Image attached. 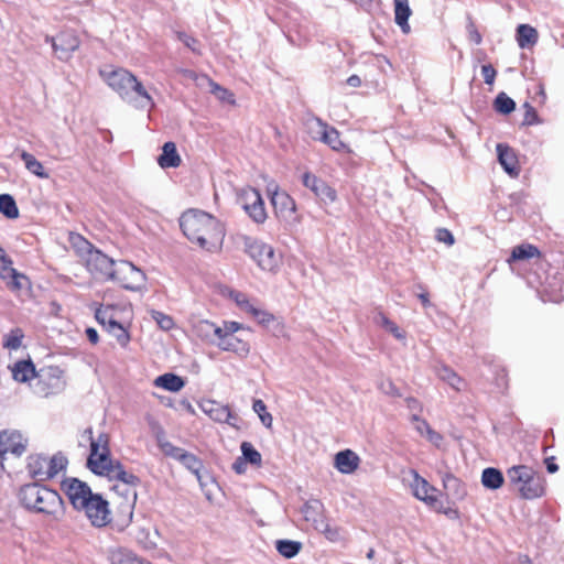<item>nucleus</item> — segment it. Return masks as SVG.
<instances>
[{
  "label": "nucleus",
  "instance_id": "obj_16",
  "mask_svg": "<svg viewBox=\"0 0 564 564\" xmlns=\"http://www.w3.org/2000/svg\"><path fill=\"white\" fill-rule=\"evenodd\" d=\"M94 474L105 476L109 478L110 480H117L119 481L118 485H131V486H138L140 484L139 477L133 475L132 473L127 471L122 464L119 460H112L110 464H107L106 466L101 467Z\"/></svg>",
  "mask_w": 564,
  "mask_h": 564
},
{
  "label": "nucleus",
  "instance_id": "obj_23",
  "mask_svg": "<svg viewBox=\"0 0 564 564\" xmlns=\"http://www.w3.org/2000/svg\"><path fill=\"white\" fill-rule=\"evenodd\" d=\"M360 458L351 449L340 451L335 455V467L341 474H352L359 467Z\"/></svg>",
  "mask_w": 564,
  "mask_h": 564
},
{
  "label": "nucleus",
  "instance_id": "obj_6",
  "mask_svg": "<svg viewBox=\"0 0 564 564\" xmlns=\"http://www.w3.org/2000/svg\"><path fill=\"white\" fill-rule=\"evenodd\" d=\"M82 241L80 250L85 253V263L87 270L98 280L111 281L118 261L109 258L100 250L93 247L90 242L79 237Z\"/></svg>",
  "mask_w": 564,
  "mask_h": 564
},
{
  "label": "nucleus",
  "instance_id": "obj_36",
  "mask_svg": "<svg viewBox=\"0 0 564 564\" xmlns=\"http://www.w3.org/2000/svg\"><path fill=\"white\" fill-rule=\"evenodd\" d=\"M112 489L126 500L123 508L128 512L129 519L132 518V508L137 500L135 486L115 485Z\"/></svg>",
  "mask_w": 564,
  "mask_h": 564
},
{
  "label": "nucleus",
  "instance_id": "obj_62",
  "mask_svg": "<svg viewBox=\"0 0 564 564\" xmlns=\"http://www.w3.org/2000/svg\"><path fill=\"white\" fill-rule=\"evenodd\" d=\"M436 239L446 243L447 246H452L455 241L453 234L446 228H441L437 230Z\"/></svg>",
  "mask_w": 564,
  "mask_h": 564
},
{
  "label": "nucleus",
  "instance_id": "obj_32",
  "mask_svg": "<svg viewBox=\"0 0 564 564\" xmlns=\"http://www.w3.org/2000/svg\"><path fill=\"white\" fill-rule=\"evenodd\" d=\"M20 158L24 162L25 169L40 178H48L50 174L45 171L43 164L35 156L24 150L20 152Z\"/></svg>",
  "mask_w": 564,
  "mask_h": 564
},
{
  "label": "nucleus",
  "instance_id": "obj_59",
  "mask_svg": "<svg viewBox=\"0 0 564 564\" xmlns=\"http://www.w3.org/2000/svg\"><path fill=\"white\" fill-rule=\"evenodd\" d=\"M213 91L217 96V98L220 99L221 101H227L229 104L235 102L234 94L230 93L229 90L220 87L219 85L215 84Z\"/></svg>",
  "mask_w": 564,
  "mask_h": 564
},
{
  "label": "nucleus",
  "instance_id": "obj_34",
  "mask_svg": "<svg viewBox=\"0 0 564 564\" xmlns=\"http://www.w3.org/2000/svg\"><path fill=\"white\" fill-rule=\"evenodd\" d=\"M154 384L167 391L177 392L185 386V381L177 375L164 373L154 380Z\"/></svg>",
  "mask_w": 564,
  "mask_h": 564
},
{
  "label": "nucleus",
  "instance_id": "obj_5",
  "mask_svg": "<svg viewBox=\"0 0 564 564\" xmlns=\"http://www.w3.org/2000/svg\"><path fill=\"white\" fill-rule=\"evenodd\" d=\"M241 239L245 252L257 262L261 270L273 274L279 271L282 257L275 252L272 246L249 236H242Z\"/></svg>",
  "mask_w": 564,
  "mask_h": 564
},
{
  "label": "nucleus",
  "instance_id": "obj_56",
  "mask_svg": "<svg viewBox=\"0 0 564 564\" xmlns=\"http://www.w3.org/2000/svg\"><path fill=\"white\" fill-rule=\"evenodd\" d=\"M523 108L525 109L524 118L522 121V126H533L540 123L539 116L534 107L531 106L530 102H524Z\"/></svg>",
  "mask_w": 564,
  "mask_h": 564
},
{
  "label": "nucleus",
  "instance_id": "obj_8",
  "mask_svg": "<svg viewBox=\"0 0 564 564\" xmlns=\"http://www.w3.org/2000/svg\"><path fill=\"white\" fill-rule=\"evenodd\" d=\"M111 281L118 282L122 288L138 291L144 286L145 274L131 262L118 261Z\"/></svg>",
  "mask_w": 564,
  "mask_h": 564
},
{
  "label": "nucleus",
  "instance_id": "obj_22",
  "mask_svg": "<svg viewBox=\"0 0 564 564\" xmlns=\"http://www.w3.org/2000/svg\"><path fill=\"white\" fill-rule=\"evenodd\" d=\"M324 511V505L318 499H310L301 508L305 521L311 522L314 529L326 519Z\"/></svg>",
  "mask_w": 564,
  "mask_h": 564
},
{
  "label": "nucleus",
  "instance_id": "obj_10",
  "mask_svg": "<svg viewBox=\"0 0 564 564\" xmlns=\"http://www.w3.org/2000/svg\"><path fill=\"white\" fill-rule=\"evenodd\" d=\"M80 511L85 512L91 525L96 528L106 527L111 520L108 501L98 494H95Z\"/></svg>",
  "mask_w": 564,
  "mask_h": 564
},
{
  "label": "nucleus",
  "instance_id": "obj_31",
  "mask_svg": "<svg viewBox=\"0 0 564 564\" xmlns=\"http://www.w3.org/2000/svg\"><path fill=\"white\" fill-rule=\"evenodd\" d=\"M411 15L409 0H394V21L404 33L410 31L408 20Z\"/></svg>",
  "mask_w": 564,
  "mask_h": 564
},
{
  "label": "nucleus",
  "instance_id": "obj_11",
  "mask_svg": "<svg viewBox=\"0 0 564 564\" xmlns=\"http://www.w3.org/2000/svg\"><path fill=\"white\" fill-rule=\"evenodd\" d=\"M45 41L52 44L56 57L61 61H68L80 45L77 35L70 31L61 32L54 37L47 35Z\"/></svg>",
  "mask_w": 564,
  "mask_h": 564
},
{
  "label": "nucleus",
  "instance_id": "obj_64",
  "mask_svg": "<svg viewBox=\"0 0 564 564\" xmlns=\"http://www.w3.org/2000/svg\"><path fill=\"white\" fill-rule=\"evenodd\" d=\"M405 403H406L408 409L411 412L417 413L420 415V413L422 411V405L419 402V400H416L415 398L409 397L405 399Z\"/></svg>",
  "mask_w": 564,
  "mask_h": 564
},
{
  "label": "nucleus",
  "instance_id": "obj_12",
  "mask_svg": "<svg viewBox=\"0 0 564 564\" xmlns=\"http://www.w3.org/2000/svg\"><path fill=\"white\" fill-rule=\"evenodd\" d=\"M408 481L416 499L424 501L432 508H436L438 499L436 497L437 489L435 487L430 485L429 481L421 477L414 469L409 470Z\"/></svg>",
  "mask_w": 564,
  "mask_h": 564
},
{
  "label": "nucleus",
  "instance_id": "obj_39",
  "mask_svg": "<svg viewBox=\"0 0 564 564\" xmlns=\"http://www.w3.org/2000/svg\"><path fill=\"white\" fill-rule=\"evenodd\" d=\"M540 251L539 249L530 243H523L520 246H517L512 249L511 257L509 258V262L512 261H520V260H529L534 257H539Z\"/></svg>",
  "mask_w": 564,
  "mask_h": 564
},
{
  "label": "nucleus",
  "instance_id": "obj_53",
  "mask_svg": "<svg viewBox=\"0 0 564 564\" xmlns=\"http://www.w3.org/2000/svg\"><path fill=\"white\" fill-rule=\"evenodd\" d=\"M176 37L181 41L186 47H188L193 53L200 54L199 42L197 39L186 34L185 32L177 31Z\"/></svg>",
  "mask_w": 564,
  "mask_h": 564
},
{
  "label": "nucleus",
  "instance_id": "obj_9",
  "mask_svg": "<svg viewBox=\"0 0 564 564\" xmlns=\"http://www.w3.org/2000/svg\"><path fill=\"white\" fill-rule=\"evenodd\" d=\"M238 203L256 224L265 221L267 212L259 191L252 187L242 188L238 195Z\"/></svg>",
  "mask_w": 564,
  "mask_h": 564
},
{
  "label": "nucleus",
  "instance_id": "obj_49",
  "mask_svg": "<svg viewBox=\"0 0 564 564\" xmlns=\"http://www.w3.org/2000/svg\"><path fill=\"white\" fill-rule=\"evenodd\" d=\"M315 530L324 534V536L330 542H338L340 540L339 529L332 527L327 519H325L323 522H319Z\"/></svg>",
  "mask_w": 564,
  "mask_h": 564
},
{
  "label": "nucleus",
  "instance_id": "obj_50",
  "mask_svg": "<svg viewBox=\"0 0 564 564\" xmlns=\"http://www.w3.org/2000/svg\"><path fill=\"white\" fill-rule=\"evenodd\" d=\"M252 409L259 415L261 423L265 427L272 426V421H273L272 415L269 412H267V405L264 404V402L262 400H260V399L254 400Z\"/></svg>",
  "mask_w": 564,
  "mask_h": 564
},
{
  "label": "nucleus",
  "instance_id": "obj_33",
  "mask_svg": "<svg viewBox=\"0 0 564 564\" xmlns=\"http://www.w3.org/2000/svg\"><path fill=\"white\" fill-rule=\"evenodd\" d=\"M95 317L105 329L118 323L117 308L113 305H100L95 311Z\"/></svg>",
  "mask_w": 564,
  "mask_h": 564
},
{
  "label": "nucleus",
  "instance_id": "obj_15",
  "mask_svg": "<svg viewBox=\"0 0 564 564\" xmlns=\"http://www.w3.org/2000/svg\"><path fill=\"white\" fill-rule=\"evenodd\" d=\"M28 447V438L19 431L4 430L0 432V452L4 455L10 453L20 457L25 453Z\"/></svg>",
  "mask_w": 564,
  "mask_h": 564
},
{
  "label": "nucleus",
  "instance_id": "obj_43",
  "mask_svg": "<svg viewBox=\"0 0 564 564\" xmlns=\"http://www.w3.org/2000/svg\"><path fill=\"white\" fill-rule=\"evenodd\" d=\"M496 111L509 115L516 109V102L506 93H499L494 101Z\"/></svg>",
  "mask_w": 564,
  "mask_h": 564
},
{
  "label": "nucleus",
  "instance_id": "obj_7",
  "mask_svg": "<svg viewBox=\"0 0 564 564\" xmlns=\"http://www.w3.org/2000/svg\"><path fill=\"white\" fill-rule=\"evenodd\" d=\"M85 434L90 440V454L87 459V466L95 473L113 460L109 455V436L106 433H101L94 440L91 429H87Z\"/></svg>",
  "mask_w": 564,
  "mask_h": 564
},
{
  "label": "nucleus",
  "instance_id": "obj_44",
  "mask_svg": "<svg viewBox=\"0 0 564 564\" xmlns=\"http://www.w3.org/2000/svg\"><path fill=\"white\" fill-rule=\"evenodd\" d=\"M180 463L193 473L197 479H200L199 471L203 468V462L196 455L186 451Z\"/></svg>",
  "mask_w": 564,
  "mask_h": 564
},
{
  "label": "nucleus",
  "instance_id": "obj_21",
  "mask_svg": "<svg viewBox=\"0 0 564 564\" xmlns=\"http://www.w3.org/2000/svg\"><path fill=\"white\" fill-rule=\"evenodd\" d=\"M215 345L221 350L232 351L239 356H247L250 350L248 343L228 334H219Z\"/></svg>",
  "mask_w": 564,
  "mask_h": 564
},
{
  "label": "nucleus",
  "instance_id": "obj_61",
  "mask_svg": "<svg viewBox=\"0 0 564 564\" xmlns=\"http://www.w3.org/2000/svg\"><path fill=\"white\" fill-rule=\"evenodd\" d=\"M481 74L484 76V79H485L486 84H488V85L494 84L496 75H497V72H496V69L494 68L492 65H490V64L482 65L481 66Z\"/></svg>",
  "mask_w": 564,
  "mask_h": 564
},
{
  "label": "nucleus",
  "instance_id": "obj_4",
  "mask_svg": "<svg viewBox=\"0 0 564 564\" xmlns=\"http://www.w3.org/2000/svg\"><path fill=\"white\" fill-rule=\"evenodd\" d=\"M509 485L519 491L524 499L539 498L544 494V480L531 467L512 466L507 470Z\"/></svg>",
  "mask_w": 564,
  "mask_h": 564
},
{
  "label": "nucleus",
  "instance_id": "obj_35",
  "mask_svg": "<svg viewBox=\"0 0 564 564\" xmlns=\"http://www.w3.org/2000/svg\"><path fill=\"white\" fill-rule=\"evenodd\" d=\"M503 475L502 473L494 467H488L482 470L481 474V484L484 487L496 490L503 485Z\"/></svg>",
  "mask_w": 564,
  "mask_h": 564
},
{
  "label": "nucleus",
  "instance_id": "obj_29",
  "mask_svg": "<svg viewBox=\"0 0 564 564\" xmlns=\"http://www.w3.org/2000/svg\"><path fill=\"white\" fill-rule=\"evenodd\" d=\"M158 162L163 169L180 166L181 158L177 153L174 142L170 141L164 143L162 148V154L159 156Z\"/></svg>",
  "mask_w": 564,
  "mask_h": 564
},
{
  "label": "nucleus",
  "instance_id": "obj_19",
  "mask_svg": "<svg viewBox=\"0 0 564 564\" xmlns=\"http://www.w3.org/2000/svg\"><path fill=\"white\" fill-rule=\"evenodd\" d=\"M0 278L6 281L7 286L11 291H20L28 286L29 279L19 273L14 268H12V260L8 261L7 264H2L0 270Z\"/></svg>",
  "mask_w": 564,
  "mask_h": 564
},
{
  "label": "nucleus",
  "instance_id": "obj_27",
  "mask_svg": "<svg viewBox=\"0 0 564 564\" xmlns=\"http://www.w3.org/2000/svg\"><path fill=\"white\" fill-rule=\"evenodd\" d=\"M443 487L448 496L454 498L455 500H463L467 490L465 485L452 474H446L443 476Z\"/></svg>",
  "mask_w": 564,
  "mask_h": 564
},
{
  "label": "nucleus",
  "instance_id": "obj_13",
  "mask_svg": "<svg viewBox=\"0 0 564 564\" xmlns=\"http://www.w3.org/2000/svg\"><path fill=\"white\" fill-rule=\"evenodd\" d=\"M62 487L65 490L73 507L79 511L95 495L91 492L90 487L86 482L80 481L77 478L65 479L62 484Z\"/></svg>",
  "mask_w": 564,
  "mask_h": 564
},
{
  "label": "nucleus",
  "instance_id": "obj_24",
  "mask_svg": "<svg viewBox=\"0 0 564 564\" xmlns=\"http://www.w3.org/2000/svg\"><path fill=\"white\" fill-rule=\"evenodd\" d=\"M107 557L111 564H151L123 547L109 549Z\"/></svg>",
  "mask_w": 564,
  "mask_h": 564
},
{
  "label": "nucleus",
  "instance_id": "obj_14",
  "mask_svg": "<svg viewBox=\"0 0 564 564\" xmlns=\"http://www.w3.org/2000/svg\"><path fill=\"white\" fill-rule=\"evenodd\" d=\"M271 203L279 218L288 223L296 220L295 202L286 192L275 188L271 192Z\"/></svg>",
  "mask_w": 564,
  "mask_h": 564
},
{
  "label": "nucleus",
  "instance_id": "obj_55",
  "mask_svg": "<svg viewBox=\"0 0 564 564\" xmlns=\"http://www.w3.org/2000/svg\"><path fill=\"white\" fill-rule=\"evenodd\" d=\"M378 388L381 392L390 397H401L400 390L395 387L391 379H381L378 383Z\"/></svg>",
  "mask_w": 564,
  "mask_h": 564
},
{
  "label": "nucleus",
  "instance_id": "obj_51",
  "mask_svg": "<svg viewBox=\"0 0 564 564\" xmlns=\"http://www.w3.org/2000/svg\"><path fill=\"white\" fill-rule=\"evenodd\" d=\"M159 446L161 448V451L163 452L164 455L169 456V457H172L176 460H181V458L183 457L184 453L186 452L185 449L181 448V447H177V446H174L172 443H170L169 441H159Z\"/></svg>",
  "mask_w": 564,
  "mask_h": 564
},
{
  "label": "nucleus",
  "instance_id": "obj_47",
  "mask_svg": "<svg viewBox=\"0 0 564 564\" xmlns=\"http://www.w3.org/2000/svg\"><path fill=\"white\" fill-rule=\"evenodd\" d=\"M106 330L117 339L121 347L128 346L130 341V335L121 323L118 322L115 325L108 327Z\"/></svg>",
  "mask_w": 564,
  "mask_h": 564
},
{
  "label": "nucleus",
  "instance_id": "obj_25",
  "mask_svg": "<svg viewBox=\"0 0 564 564\" xmlns=\"http://www.w3.org/2000/svg\"><path fill=\"white\" fill-rule=\"evenodd\" d=\"M193 330L197 337L214 345L218 335L221 334L220 326L206 319L197 321L193 325Z\"/></svg>",
  "mask_w": 564,
  "mask_h": 564
},
{
  "label": "nucleus",
  "instance_id": "obj_1",
  "mask_svg": "<svg viewBox=\"0 0 564 564\" xmlns=\"http://www.w3.org/2000/svg\"><path fill=\"white\" fill-rule=\"evenodd\" d=\"M180 227L188 240L207 251L217 250L223 245L225 228L208 213L189 209L181 216Z\"/></svg>",
  "mask_w": 564,
  "mask_h": 564
},
{
  "label": "nucleus",
  "instance_id": "obj_54",
  "mask_svg": "<svg viewBox=\"0 0 564 564\" xmlns=\"http://www.w3.org/2000/svg\"><path fill=\"white\" fill-rule=\"evenodd\" d=\"M239 306L247 313L251 314L253 317L258 318L260 322L268 321L265 317L268 316L263 311L254 307L247 297L242 299V302H239Z\"/></svg>",
  "mask_w": 564,
  "mask_h": 564
},
{
  "label": "nucleus",
  "instance_id": "obj_2",
  "mask_svg": "<svg viewBox=\"0 0 564 564\" xmlns=\"http://www.w3.org/2000/svg\"><path fill=\"white\" fill-rule=\"evenodd\" d=\"M19 500L21 505L33 512L42 513L58 520L64 511V502L57 491L36 482L20 488Z\"/></svg>",
  "mask_w": 564,
  "mask_h": 564
},
{
  "label": "nucleus",
  "instance_id": "obj_41",
  "mask_svg": "<svg viewBox=\"0 0 564 564\" xmlns=\"http://www.w3.org/2000/svg\"><path fill=\"white\" fill-rule=\"evenodd\" d=\"M0 213L7 218L14 219L19 216V209L14 198L9 194L0 195Z\"/></svg>",
  "mask_w": 564,
  "mask_h": 564
},
{
  "label": "nucleus",
  "instance_id": "obj_52",
  "mask_svg": "<svg viewBox=\"0 0 564 564\" xmlns=\"http://www.w3.org/2000/svg\"><path fill=\"white\" fill-rule=\"evenodd\" d=\"M151 316L163 330H170L174 327V321L170 315L153 310Z\"/></svg>",
  "mask_w": 564,
  "mask_h": 564
},
{
  "label": "nucleus",
  "instance_id": "obj_26",
  "mask_svg": "<svg viewBox=\"0 0 564 564\" xmlns=\"http://www.w3.org/2000/svg\"><path fill=\"white\" fill-rule=\"evenodd\" d=\"M47 457L44 455H31L28 458V469L30 475L41 481L50 479V473H46Z\"/></svg>",
  "mask_w": 564,
  "mask_h": 564
},
{
  "label": "nucleus",
  "instance_id": "obj_58",
  "mask_svg": "<svg viewBox=\"0 0 564 564\" xmlns=\"http://www.w3.org/2000/svg\"><path fill=\"white\" fill-rule=\"evenodd\" d=\"M468 39L474 42L475 44L479 45L482 41L481 34L478 32L474 21L468 18V23L466 26Z\"/></svg>",
  "mask_w": 564,
  "mask_h": 564
},
{
  "label": "nucleus",
  "instance_id": "obj_3",
  "mask_svg": "<svg viewBox=\"0 0 564 564\" xmlns=\"http://www.w3.org/2000/svg\"><path fill=\"white\" fill-rule=\"evenodd\" d=\"M100 76L123 100L135 104L137 107L152 106V98L137 79L124 68H104Z\"/></svg>",
  "mask_w": 564,
  "mask_h": 564
},
{
  "label": "nucleus",
  "instance_id": "obj_18",
  "mask_svg": "<svg viewBox=\"0 0 564 564\" xmlns=\"http://www.w3.org/2000/svg\"><path fill=\"white\" fill-rule=\"evenodd\" d=\"M303 185L310 188L322 202L333 203L336 200V191L315 175L306 172L302 176Z\"/></svg>",
  "mask_w": 564,
  "mask_h": 564
},
{
  "label": "nucleus",
  "instance_id": "obj_60",
  "mask_svg": "<svg viewBox=\"0 0 564 564\" xmlns=\"http://www.w3.org/2000/svg\"><path fill=\"white\" fill-rule=\"evenodd\" d=\"M411 420H412V422L416 423L415 429L420 434H423V433L427 434L430 432V430H431L430 424L425 420H422L417 413H412Z\"/></svg>",
  "mask_w": 564,
  "mask_h": 564
},
{
  "label": "nucleus",
  "instance_id": "obj_40",
  "mask_svg": "<svg viewBox=\"0 0 564 564\" xmlns=\"http://www.w3.org/2000/svg\"><path fill=\"white\" fill-rule=\"evenodd\" d=\"M373 322L383 327L387 332L391 333L397 339H403L404 333L397 326L395 323L390 321L382 312H377L373 316Z\"/></svg>",
  "mask_w": 564,
  "mask_h": 564
},
{
  "label": "nucleus",
  "instance_id": "obj_28",
  "mask_svg": "<svg viewBox=\"0 0 564 564\" xmlns=\"http://www.w3.org/2000/svg\"><path fill=\"white\" fill-rule=\"evenodd\" d=\"M12 378L18 382H28L36 376L35 367L31 360L17 361L11 367Z\"/></svg>",
  "mask_w": 564,
  "mask_h": 564
},
{
  "label": "nucleus",
  "instance_id": "obj_20",
  "mask_svg": "<svg viewBox=\"0 0 564 564\" xmlns=\"http://www.w3.org/2000/svg\"><path fill=\"white\" fill-rule=\"evenodd\" d=\"M496 150L498 154V161L503 170L511 176H518L520 167L513 149L507 144L498 143Z\"/></svg>",
  "mask_w": 564,
  "mask_h": 564
},
{
  "label": "nucleus",
  "instance_id": "obj_48",
  "mask_svg": "<svg viewBox=\"0 0 564 564\" xmlns=\"http://www.w3.org/2000/svg\"><path fill=\"white\" fill-rule=\"evenodd\" d=\"M328 124L319 118H313L307 121V129L314 140L322 141L324 131H327Z\"/></svg>",
  "mask_w": 564,
  "mask_h": 564
},
{
  "label": "nucleus",
  "instance_id": "obj_17",
  "mask_svg": "<svg viewBox=\"0 0 564 564\" xmlns=\"http://www.w3.org/2000/svg\"><path fill=\"white\" fill-rule=\"evenodd\" d=\"M200 408L215 422L227 423L232 427H238L239 417L231 412L229 406L208 400L202 403Z\"/></svg>",
  "mask_w": 564,
  "mask_h": 564
},
{
  "label": "nucleus",
  "instance_id": "obj_30",
  "mask_svg": "<svg viewBox=\"0 0 564 564\" xmlns=\"http://www.w3.org/2000/svg\"><path fill=\"white\" fill-rule=\"evenodd\" d=\"M435 372L442 381L447 382L454 390L462 391L464 389V380L446 365L436 367Z\"/></svg>",
  "mask_w": 564,
  "mask_h": 564
},
{
  "label": "nucleus",
  "instance_id": "obj_37",
  "mask_svg": "<svg viewBox=\"0 0 564 564\" xmlns=\"http://www.w3.org/2000/svg\"><path fill=\"white\" fill-rule=\"evenodd\" d=\"M517 41L521 48L534 45L538 41V32L529 24H520L517 29Z\"/></svg>",
  "mask_w": 564,
  "mask_h": 564
},
{
  "label": "nucleus",
  "instance_id": "obj_38",
  "mask_svg": "<svg viewBox=\"0 0 564 564\" xmlns=\"http://www.w3.org/2000/svg\"><path fill=\"white\" fill-rule=\"evenodd\" d=\"M303 545L299 541L278 540L275 542L276 551L285 558L295 557L302 550Z\"/></svg>",
  "mask_w": 564,
  "mask_h": 564
},
{
  "label": "nucleus",
  "instance_id": "obj_63",
  "mask_svg": "<svg viewBox=\"0 0 564 564\" xmlns=\"http://www.w3.org/2000/svg\"><path fill=\"white\" fill-rule=\"evenodd\" d=\"M241 328V325L237 322H225L223 326H220L221 334L235 335L237 330Z\"/></svg>",
  "mask_w": 564,
  "mask_h": 564
},
{
  "label": "nucleus",
  "instance_id": "obj_46",
  "mask_svg": "<svg viewBox=\"0 0 564 564\" xmlns=\"http://www.w3.org/2000/svg\"><path fill=\"white\" fill-rule=\"evenodd\" d=\"M322 142L335 151H340L345 148V144L340 140L339 132L330 126L328 127L327 131H324Z\"/></svg>",
  "mask_w": 564,
  "mask_h": 564
},
{
  "label": "nucleus",
  "instance_id": "obj_57",
  "mask_svg": "<svg viewBox=\"0 0 564 564\" xmlns=\"http://www.w3.org/2000/svg\"><path fill=\"white\" fill-rule=\"evenodd\" d=\"M23 335L20 329H14L8 336L4 346L10 349H18L21 346Z\"/></svg>",
  "mask_w": 564,
  "mask_h": 564
},
{
  "label": "nucleus",
  "instance_id": "obj_42",
  "mask_svg": "<svg viewBox=\"0 0 564 564\" xmlns=\"http://www.w3.org/2000/svg\"><path fill=\"white\" fill-rule=\"evenodd\" d=\"M242 458L253 466H261L262 456L249 442H242L240 445Z\"/></svg>",
  "mask_w": 564,
  "mask_h": 564
},
{
  "label": "nucleus",
  "instance_id": "obj_45",
  "mask_svg": "<svg viewBox=\"0 0 564 564\" xmlns=\"http://www.w3.org/2000/svg\"><path fill=\"white\" fill-rule=\"evenodd\" d=\"M47 469L46 473H50V479L54 478L59 471L66 468L67 459L62 454H55L52 457H47Z\"/></svg>",
  "mask_w": 564,
  "mask_h": 564
}]
</instances>
